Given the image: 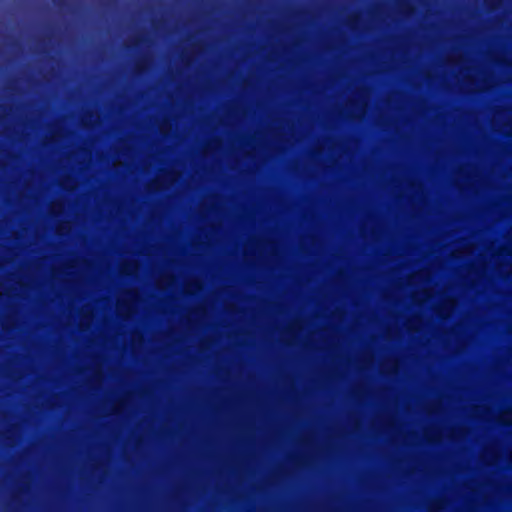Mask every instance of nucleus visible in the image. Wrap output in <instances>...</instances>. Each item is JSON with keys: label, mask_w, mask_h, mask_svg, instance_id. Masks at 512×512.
<instances>
[{"label": "nucleus", "mask_w": 512, "mask_h": 512, "mask_svg": "<svg viewBox=\"0 0 512 512\" xmlns=\"http://www.w3.org/2000/svg\"><path fill=\"white\" fill-rule=\"evenodd\" d=\"M426 298H429V294L428 293H426L424 299H426Z\"/></svg>", "instance_id": "nucleus-1"}]
</instances>
